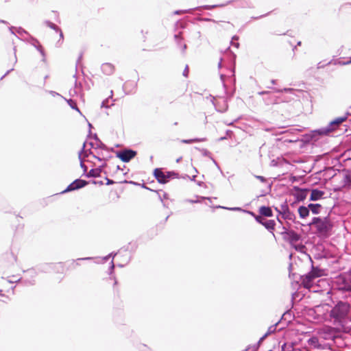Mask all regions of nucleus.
Masks as SVG:
<instances>
[{
	"mask_svg": "<svg viewBox=\"0 0 351 351\" xmlns=\"http://www.w3.org/2000/svg\"><path fill=\"white\" fill-rule=\"evenodd\" d=\"M254 177L258 179V180H260L261 182H267V179L262 176H254Z\"/></svg>",
	"mask_w": 351,
	"mask_h": 351,
	"instance_id": "a19ab883",
	"label": "nucleus"
},
{
	"mask_svg": "<svg viewBox=\"0 0 351 351\" xmlns=\"http://www.w3.org/2000/svg\"><path fill=\"white\" fill-rule=\"evenodd\" d=\"M308 344L313 348H319L320 347L319 339L316 337H312L308 339Z\"/></svg>",
	"mask_w": 351,
	"mask_h": 351,
	"instance_id": "5701e85b",
	"label": "nucleus"
},
{
	"mask_svg": "<svg viewBox=\"0 0 351 351\" xmlns=\"http://www.w3.org/2000/svg\"><path fill=\"white\" fill-rule=\"evenodd\" d=\"M114 264L113 261L112 260L111 263H110V266L109 267V269H108V274L110 275H112V273L114 272Z\"/></svg>",
	"mask_w": 351,
	"mask_h": 351,
	"instance_id": "58836bf2",
	"label": "nucleus"
},
{
	"mask_svg": "<svg viewBox=\"0 0 351 351\" xmlns=\"http://www.w3.org/2000/svg\"><path fill=\"white\" fill-rule=\"evenodd\" d=\"M67 102H68V104H69V106H70L72 108H73V109H75V110H78V109H77V104H76V103H75L73 100H72V99H69V100H68V101H67Z\"/></svg>",
	"mask_w": 351,
	"mask_h": 351,
	"instance_id": "4c0bfd02",
	"label": "nucleus"
},
{
	"mask_svg": "<svg viewBox=\"0 0 351 351\" xmlns=\"http://www.w3.org/2000/svg\"><path fill=\"white\" fill-rule=\"evenodd\" d=\"M226 138H227V137H226V136H222V137H221V138H219V141H221L226 140Z\"/></svg>",
	"mask_w": 351,
	"mask_h": 351,
	"instance_id": "052dcab7",
	"label": "nucleus"
},
{
	"mask_svg": "<svg viewBox=\"0 0 351 351\" xmlns=\"http://www.w3.org/2000/svg\"><path fill=\"white\" fill-rule=\"evenodd\" d=\"M197 7L194 8H191L188 10H178L174 12L175 14H184V13H192L194 10H199L201 11L203 9H196Z\"/></svg>",
	"mask_w": 351,
	"mask_h": 351,
	"instance_id": "cd10ccee",
	"label": "nucleus"
},
{
	"mask_svg": "<svg viewBox=\"0 0 351 351\" xmlns=\"http://www.w3.org/2000/svg\"><path fill=\"white\" fill-rule=\"evenodd\" d=\"M328 332H330L333 330V328H329L328 330Z\"/></svg>",
	"mask_w": 351,
	"mask_h": 351,
	"instance_id": "338daca9",
	"label": "nucleus"
},
{
	"mask_svg": "<svg viewBox=\"0 0 351 351\" xmlns=\"http://www.w3.org/2000/svg\"><path fill=\"white\" fill-rule=\"evenodd\" d=\"M154 176L160 184H166L170 180L178 178V173L173 171H164L162 168H156Z\"/></svg>",
	"mask_w": 351,
	"mask_h": 351,
	"instance_id": "423d86ee",
	"label": "nucleus"
},
{
	"mask_svg": "<svg viewBox=\"0 0 351 351\" xmlns=\"http://www.w3.org/2000/svg\"><path fill=\"white\" fill-rule=\"evenodd\" d=\"M276 82H277V81H276V80H271V84L272 85H275V84H276Z\"/></svg>",
	"mask_w": 351,
	"mask_h": 351,
	"instance_id": "bf43d9fd",
	"label": "nucleus"
},
{
	"mask_svg": "<svg viewBox=\"0 0 351 351\" xmlns=\"http://www.w3.org/2000/svg\"><path fill=\"white\" fill-rule=\"evenodd\" d=\"M80 165L82 168H84V171L86 169V165L84 164V162L82 160H80Z\"/></svg>",
	"mask_w": 351,
	"mask_h": 351,
	"instance_id": "6e6d98bb",
	"label": "nucleus"
},
{
	"mask_svg": "<svg viewBox=\"0 0 351 351\" xmlns=\"http://www.w3.org/2000/svg\"><path fill=\"white\" fill-rule=\"evenodd\" d=\"M136 155V152L131 149H125L116 153V156L124 162H130Z\"/></svg>",
	"mask_w": 351,
	"mask_h": 351,
	"instance_id": "9d476101",
	"label": "nucleus"
},
{
	"mask_svg": "<svg viewBox=\"0 0 351 351\" xmlns=\"http://www.w3.org/2000/svg\"><path fill=\"white\" fill-rule=\"evenodd\" d=\"M308 208H309V212L311 211L313 214L318 215L320 213L322 205L319 204L311 203L308 205Z\"/></svg>",
	"mask_w": 351,
	"mask_h": 351,
	"instance_id": "412c9836",
	"label": "nucleus"
},
{
	"mask_svg": "<svg viewBox=\"0 0 351 351\" xmlns=\"http://www.w3.org/2000/svg\"><path fill=\"white\" fill-rule=\"evenodd\" d=\"M199 21H210V19H207V18L206 19H199Z\"/></svg>",
	"mask_w": 351,
	"mask_h": 351,
	"instance_id": "680f3d73",
	"label": "nucleus"
},
{
	"mask_svg": "<svg viewBox=\"0 0 351 351\" xmlns=\"http://www.w3.org/2000/svg\"><path fill=\"white\" fill-rule=\"evenodd\" d=\"M265 339H263L262 337L260 338V339L258 340V343H261L263 341H264Z\"/></svg>",
	"mask_w": 351,
	"mask_h": 351,
	"instance_id": "0e129e2a",
	"label": "nucleus"
},
{
	"mask_svg": "<svg viewBox=\"0 0 351 351\" xmlns=\"http://www.w3.org/2000/svg\"><path fill=\"white\" fill-rule=\"evenodd\" d=\"M288 210H289V208L287 204V202L285 201L283 204H282L280 205V210H281L282 215L283 214V212L285 213Z\"/></svg>",
	"mask_w": 351,
	"mask_h": 351,
	"instance_id": "c9c22d12",
	"label": "nucleus"
},
{
	"mask_svg": "<svg viewBox=\"0 0 351 351\" xmlns=\"http://www.w3.org/2000/svg\"><path fill=\"white\" fill-rule=\"evenodd\" d=\"M269 335V334H267V332H266V333H265V334L262 337H263V339H265V338H267Z\"/></svg>",
	"mask_w": 351,
	"mask_h": 351,
	"instance_id": "e2e57ef3",
	"label": "nucleus"
},
{
	"mask_svg": "<svg viewBox=\"0 0 351 351\" xmlns=\"http://www.w3.org/2000/svg\"><path fill=\"white\" fill-rule=\"evenodd\" d=\"M226 136H230L232 134V132L230 130H226Z\"/></svg>",
	"mask_w": 351,
	"mask_h": 351,
	"instance_id": "603ef678",
	"label": "nucleus"
},
{
	"mask_svg": "<svg viewBox=\"0 0 351 351\" xmlns=\"http://www.w3.org/2000/svg\"><path fill=\"white\" fill-rule=\"evenodd\" d=\"M347 119V116H343L341 117L336 118L330 122V123L325 128H320L316 130L320 135H326L330 132L335 131L339 126Z\"/></svg>",
	"mask_w": 351,
	"mask_h": 351,
	"instance_id": "6e6552de",
	"label": "nucleus"
},
{
	"mask_svg": "<svg viewBox=\"0 0 351 351\" xmlns=\"http://www.w3.org/2000/svg\"><path fill=\"white\" fill-rule=\"evenodd\" d=\"M343 186H351V171L346 170L343 176Z\"/></svg>",
	"mask_w": 351,
	"mask_h": 351,
	"instance_id": "4be33fe9",
	"label": "nucleus"
},
{
	"mask_svg": "<svg viewBox=\"0 0 351 351\" xmlns=\"http://www.w3.org/2000/svg\"><path fill=\"white\" fill-rule=\"evenodd\" d=\"M282 351H293V346L292 343H284L281 346Z\"/></svg>",
	"mask_w": 351,
	"mask_h": 351,
	"instance_id": "c756f323",
	"label": "nucleus"
},
{
	"mask_svg": "<svg viewBox=\"0 0 351 351\" xmlns=\"http://www.w3.org/2000/svg\"><path fill=\"white\" fill-rule=\"evenodd\" d=\"M274 209L278 213V215H282V213H281L280 208H279L278 207H275Z\"/></svg>",
	"mask_w": 351,
	"mask_h": 351,
	"instance_id": "864d4df0",
	"label": "nucleus"
},
{
	"mask_svg": "<svg viewBox=\"0 0 351 351\" xmlns=\"http://www.w3.org/2000/svg\"><path fill=\"white\" fill-rule=\"evenodd\" d=\"M199 199H208V200H210V197H197V199H186V202H190V203H191V204L199 203V202H201V200H200Z\"/></svg>",
	"mask_w": 351,
	"mask_h": 351,
	"instance_id": "72a5a7b5",
	"label": "nucleus"
},
{
	"mask_svg": "<svg viewBox=\"0 0 351 351\" xmlns=\"http://www.w3.org/2000/svg\"><path fill=\"white\" fill-rule=\"evenodd\" d=\"M143 188H144L145 189H147V190L152 191V189H150L149 187L146 186L145 184H143ZM152 191H154V192H156L158 194V198L161 201V202L162 203L163 206L164 207H167L166 204L164 202V199H169V195L167 193H165V192H163L162 195H161L160 194V191H153L152 190Z\"/></svg>",
	"mask_w": 351,
	"mask_h": 351,
	"instance_id": "dca6fc26",
	"label": "nucleus"
},
{
	"mask_svg": "<svg viewBox=\"0 0 351 351\" xmlns=\"http://www.w3.org/2000/svg\"><path fill=\"white\" fill-rule=\"evenodd\" d=\"M307 226H313L315 229L316 234L324 238L331 234L333 228V223L329 215L324 217H314Z\"/></svg>",
	"mask_w": 351,
	"mask_h": 351,
	"instance_id": "f03ea898",
	"label": "nucleus"
},
{
	"mask_svg": "<svg viewBox=\"0 0 351 351\" xmlns=\"http://www.w3.org/2000/svg\"><path fill=\"white\" fill-rule=\"evenodd\" d=\"M268 88H271L274 90V92L276 93H292L294 90L291 88H282V89H280V88H273L272 86H267Z\"/></svg>",
	"mask_w": 351,
	"mask_h": 351,
	"instance_id": "bb28decb",
	"label": "nucleus"
},
{
	"mask_svg": "<svg viewBox=\"0 0 351 351\" xmlns=\"http://www.w3.org/2000/svg\"><path fill=\"white\" fill-rule=\"evenodd\" d=\"M216 208H223V209H226V210H238V211H243V212L244 210L243 209H242L240 207H231V208H229V207L218 206Z\"/></svg>",
	"mask_w": 351,
	"mask_h": 351,
	"instance_id": "473e14b6",
	"label": "nucleus"
},
{
	"mask_svg": "<svg viewBox=\"0 0 351 351\" xmlns=\"http://www.w3.org/2000/svg\"><path fill=\"white\" fill-rule=\"evenodd\" d=\"M93 128L92 124L89 122V141H95V139L99 138L97 134L93 133L91 132V129Z\"/></svg>",
	"mask_w": 351,
	"mask_h": 351,
	"instance_id": "7c9ffc66",
	"label": "nucleus"
},
{
	"mask_svg": "<svg viewBox=\"0 0 351 351\" xmlns=\"http://www.w3.org/2000/svg\"><path fill=\"white\" fill-rule=\"evenodd\" d=\"M263 217V216H262L261 215L255 216L256 221L258 222V223L263 225V223L266 221Z\"/></svg>",
	"mask_w": 351,
	"mask_h": 351,
	"instance_id": "e433bc0d",
	"label": "nucleus"
},
{
	"mask_svg": "<svg viewBox=\"0 0 351 351\" xmlns=\"http://www.w3.org/2000/svg\"><path fill=\"white\" fill-rule=\"evenodd\" d=\"M268 14H269V13H267V14H266L261 15V16H253V17H252V19H254V20H256V19H261V18H263V17H264V16H267Z\"/></svg>",
	"mask_w": 351,
	"mask_h": 351,
	"instance_id": "8fccbe9b",
	"label": "nucleus"
},
{
	"mask_svg": "<svg viewBox=\"0 0 351 351\" xmlns=\"http://www.w3.org/2000/svg\"><path fill=\"white\" fill-rule=\"evenodd\" d=\"M269 93H270V92H269V91H261V92H259V93H258V94H259V95H268V94H269Z\"/></svg>",
	"mask_w": 351,
	"mask_h": 351,
	"instance_id": "5fc2aeb1",
	"label": "nucleus"
},
{
	"mask_svg": "<svg viewBox=\"0 0 351 351\" xmlns=\"http://www.w3.org/2000/svg\"><path fill=\"white\" fill-rule=\"evenodd\" d=\"M225 123L227 125H233V122L226 121Z\"/></svg>",
	"mask_w": 351,
	"mask_h": 351,
	"instance_id": "13d9d810",
	"label": "nucleus"
},
{
	"mask_svg": "<svg viewBox=\"0 0 351 351\" xmlns=\"http://www.w3.org/2000/svg\"><path fill=\"white\" fill-rule=\"evenodd\" d=\"M183 75L184 77H188V74H189V67H188V65L186 66L184 71H183Z\"/></svg>",
	"mask_w": 351,
	"mask_h": 351,
	"instance_id": "49530a36",
	"label": "nucleus"
},
{
	"mask_svg": "<svg viewBox=\"0 0 351 351\" xmlns=\"http://www.w3.org/2000/svg\"><path fill=\"white\" fill-rule=\"evenodd\" d=\"M180 47L182 49V51L184 53L185 51V50L186 49L187 46L186 44H183Z\"/></svg>",
	"mask_w": 351,
	"mask_h": 351,
	"instance_id": "3c124183",
	"label": "nucleus"
},
{
	"mask_svg": "<svg viewBox=\"0 0 351 351\" xmlns=\"http://www.w3.org/2000/svg\"><path fill=\"white\" fill-rule=\"evenodd\" d=\"M244 213H247L250 215H251L252 216H253L254 218H255V216H257L254 212L252 211H250V210H243Z\"/></svg>",
	"mask_w": 351,
	"mask_h": 351,
	"instance_id": "09e8293b",
	"label": "nucleus"
},
{
	"mask_svg": "<svg viewBox=\"0 0 351 351\" xmlns=\"http://www.w3.org/2000/svg\"><path fill=\"white\" fill-rule=\"evenodd\" d=\"M101 171V170L100 167L89 170V178H96L99 176Z\"/></svg>",
	"mask_w": 351,
	"mask_h": 351,
	"instance_id": "c85d7f7f",
	"label": "nucleus"
},
{
	"mask_svg": "<svg viewBox=\"0 0 351 351\" xmlns=\"http://www.w3.org/2000/svg\"><path fill=\"white\" fill-rule=\"evenodd\" d=\"M88 154H89V157H90V156H93V157L94 158H97L94 154H93V153H92V152H91V151H90V148H89V152H88Z\"/></svg>",
	"mask_w": 351,
	"mask_h": 351,
	"instance_id": "4d7b16f0",
	"label": "nucleus"
},
{
	"mask_svg": "<svg viewBox=\"0 0 351 351\" xmlns=\"http://www.w3.org/2000/svg\"><path fill=\"white\" fill-rule=\"evenodd\" d=\"M329 316L334 324L344 326L351 321V305L348 302L339 300L332 307Z\"/></svg>",
	"mask_w": 351,
	"mask_h": 351,
	"instance_id": "f257e3e1",
	"label": "nucleus"
},
{
	"mask_svg": "<svg viewBox=\"0 0 351 351\" xmlns=\"http://www.w3.org/2000/svg\"><path fill=\"white\" fill-rule=\"evenodd\" d=\"M294 191L297 193L294 195L296 202H303L307 196V193L310 191L308 189H301L299 186H295L293 187Z\"/></svg>",
	"mask_w": 351,
	"mask_h": 351,
	"instance_id": "9b49d317",
	"label": "nucleus"
},
{
	"mask_svg": "<svg viewBox=\"0 0 351 351\" xmlns=\"http://www.w3.org/2000/svg\"><path fill=\"white\" fill-rule=\"evenodd\" d=\"M332 287L342 293L351 292V278L346 275L340 274L332 280Z\"/></svg>",
	"mask_w": 351,
	"mask_h": 351,
	"instance_id": "39448f33",
	"label": "nucleus"
},
{
	"mask_svg": "<svg viewBox=\"0 0 351 351\" xmlns=\"http://www.w3.org/2000/svg\"><path fill=\"white\" fill-rule=\"evenodd\" d=\"M90 182L94 184H100V185L103 184V181H101V180H100V181L99 180H89V184Z\"/></svg>",
	"mask_w": 351,
	"mask_h": 351,
	"instance_id": "79ce46f5",
	"label": "nucleus"
},
{
	"mask_svg": "<svg viewBox=\"0 0 351 351\" xmlns=\"http://www.w3.org/2000/svg\"><path fill=\"white\" fill-rule=\"evenodd\" d=\"M351 63V58H350L349 60L345 62V61H341L339 60L338 62V64H341V65H346V64H350Z\"/></svg>",
	"mask_w": 351,
	"mask_h": 351,
	"instance_id": "a18cd8bd",
	"label": "nucleus"
},
{
	"mask_svg": "<svg viewBox=\"0 0 351 351\" xmlns=\"http://www.w3.org/2000/svg\"><path fill=\"white\" fill-rule=\"evenodd\" d=\"M89 147L93 149H103L105 147V145L99 138H97L94 141H89Z\"/></svg>",
	"mask_w": 351,
	"mask_h": 351,
	"instance_id": "aec40b11",
	"label": "nucleus"
},
{
	"mask_svg": "<svg viewBox=\"0 0 351 351\" xmlns=\"http://www.w3.org/2000/svg\"><path fill=\"white\" fill-rule=\"evenodd\" d=\"M105 179L106 180L107 182H106V184L107 185H110V184H112L114 183V181L112 180H110L109 178H108L107 177L105 178Z\"/></svg>",
	"mask_w": 351,
	"mask_h": 351,
	"instance_id": "de8ad7c7",
	"label": "nucleus"
},
{
	"mask_svg": "<svg viewBox=\"0 0 351 351\" xmlns=\"http://www.w3.org/2000/svg\"><path fill=\"white\" fill-rule=\"evenodd\" d=\"M283 231L280 233L284 236V239L287 241L291 246H293L295 250L300 251L301 248H303V245H295V243L300 240L301 236L293 230H289L285 226H282Z\"/></svg>",
	"mask_w": 351,
	"mask_h": 351,
	"instance_id": "0eeeda50",
	"label": "nucleus"
},
{
	"mask_svg": "<svg viewBox=\"0 0 351 351\" xmlns=\"http://www.w3.org/2000/svg\"><path fill=\"white\" fill-rule=\"evenodd\" d=\"M112 90H111V95L109 97L105 99L101 102V108H109L111 106L113 105L112 102L111 104H110V101L112 99Z\"/></svg>",
	"mask_w": 351,
	"mask_h": 351,
	"instance_id": "b1692460",
	"label": "nucleus"
},
{
	"mask_svg": "<svg viewBox=\"0 0 351 351\" xmlns=\"http://www.w3.org/2000/svg\"><path fill=\"white\" fill-rule=\"evenodd\" d=\"M225 78H226V75H223V74H221L220 75V79H221V80L222 82L223 86L225 90H226L227 86H226V84L225 83Z\"/></svg>",
	"mask_w": 351,
	"mask_h": 351,
	"instance_id": "ea45409f",
	"label": "nucleus"
},
{
	"mask_svg": "<svg viewBox=\"0 0 351 351\" xmlns=\"http://www.w3.org/2000/svg\"><path fill=\"white\" fill-rule=\"evenodd\" d=\"M101 69L102 72L107 75H112L114 71V66L111 63H104Z\"/></svg>",
	"mask_w": 351,
	"mask_h": 351,
	"instance_id": "2eb2a0df",
	"label": "nucleus"
},
{
	"mask_svg": "<svg viewBox=\"0 0 351 351\" xmlns=\"http://www.w3.org/2000/svg\"><path fill=\"white\" fill-rule=\"evenodd\" d=\"M221 61H222V59L220 60L219 64H218V66L220 68L221 66Z\"/></svg>",
	"mask_w": 351,
	"mask_h": 351,
	"instance_id": "774afa93",
	"label": "nucleus"
},
{
	"mask_svg": "<svg viewBox=\"0 0 351 351\" xmlns=\"http://www.w3.org/2000/svg\"><path fill=\"white\" fill-rule=\"evenodd\" d=\"M291 180L292 182H295L296 180L295 177V176H292L291 178Z\"/></svg>",
	"mask_w": 351,
	"mask_h": 351,
	"instance_id": "69168bd1",
	"label": "nucleus"
},
{
	"mask_svg": "<svg viewBox=\"0 0 351 351\" xmlns=\"http://www.w3.org/2000/svg\"><path fill=\"white\" fill-rule=\"evenodd\" d=\"M233 3L234 7L236 8H253V5L250 0H230L225 3L217 4V5H205L202 6H197L196 9H205L212 10L215 8H223L227 5Z\"/></svg>",
	"mask_w": 351,
	"mask_h": 351,
	"instance_id": "20e7f679",
	"label": "nucleus"
},
{
	"mask_svg": "<svg viewBox=\"0 0 351 351\" xmlns=\"http://www.w3.org/2000/svg\"><path fill=\"white\" fill-rule=\"evenodd\" d=\"M86 184H87V182L85 180L77 179V180H75V181H73L72 183H71L67 186L66 189H65L64 191V192L77 190L82 187L85 186Z\"/></svg>",
	"mask_w": 351,
	"mask_h": 351,
	"instance_id": "f8f14e48",
	"label": "nucleus"
},
{
	"mask_svg": "<svg viewBox=\"0 0 351 351\" xmlns=\"http://www.w3.org/2000/svg\"><path fill=\"white\" fill-rule=\"evenodd\" d=\"M279 322H280V321L276 322L275 324L270 326L267 329V334H269L270 335L276 332V327H277L278 324H279Z\"/></svg>",
	"mask_w": 351,
	"mask_h": 351,
	"instance_id": "2f4dec72",
	"label": "nucleus"
},
{
	"mask_svg": "<svg viewBox=\"0 0 351 351\" xmlns=\"http://www.w3.org/2000/svg\"><path fill=\"white\" fill-rule=\"evenodd\" d=\"M116 254H113V253H110L108 256L104 257L103 261H107L110 257L114 258Z\"/></svg>",
	"mask_w": 351,
	"mask_h": 351,
	"instance_id": "c03bdc74",
	"label": "nucleus"
},
{
	"mask_svg": "<svg viewBox=\"0 0 351 351\" xmlns=\"http://www.w3.org/2000/svg\"><path fill=\"white\" fill-rule=\"evenodd\" d=\"M263 226L270 232L272 233L273 236L275 237V234L273 231L274 230L276 222L273 219L266 220Z\"/></svg>",
	"mask_w": 351,
	"mask_h": 351,
	"instance_id": "a211bd4d",
	"label": "nucleus"
},
{
	"mask_svg": "<svg viewBox=\"0 0 351 351\" xmlns=\"http://www.w3.org/2000/svg\"><path fill=\"white\" fill-rule=\"evenodd\" d=\"M300 217L301 219H305L309 215V208L308 206H300L298 209Z\"/></svg>",
	"mask_w": 351,
	"mask_h": 351,
	"instance_id": "6ab92c4d",
	"label": "nucleus"
},
{
	"mask_svg": "<svg viewBox=\"0 0 351 351\" xmlns=\"http://www.w3.org/2000/svg\"><path fill=\"white\" fill-rule=\"evenodd\" d=\"M259 214L263 217H271L273 216V212L269 206H263L259 208Z\"/></svg>",
	"mask_w": 351,
	"mask_h": 351,
	"instance_id": "f3484780",
	"label": "nucleus"
},
{
	"mask_svg": "<svg viewBox=\"0 0 351 351\" xmlns=\"http://www.w3.org/2000/svg\"><path fill=\"white\" fill-rule=\"evenodd\" d=\"M174 38H175V40H176V42L178 45V47H180L182 44L181 43L182 40V38L181 36V32H180L179 34H176L174 36Z\"/></svg>",
	"mask_w": 351,
	"mask_h": 351,
	"instance_id": "f704fd0d",
	"label": "nucleus"
},
{
	"mask_svg": "<svg viewBox=\"0 0 351 351\" xmlns=\"http://www.w3.org/2000/svg\"><path fill=\"white\" fill-rule=\"evenodd\" d=\"M310 260L312 263L311 271L300 277L301 284L306 289H310L315 283V280L322 276L324 274V269H320L319 267H315L311 258Z\"/></svg>",
	"mask_w": 351,
	"mask_h": 351,
	"instance_id": "7ed1b4c3",
	"label": "nucleus"
},
{
	"mask_svg": "<svg viewBox=\"0 0 351 351\" xmlns=\"http://www.w3.org/2000/svg\"><path fill=\"white\" fill-rule=\"evenodd\" d=\"M200 152H202V155L204 156L209 157L213 162L215 163V165L217 167L218 169H219V166L218 163L216 162V160L212 157L211 153L206 149H200Z\"/></svg>",
	"mask_w": 351,
	"mask_h": 351,
	"instance_id": "393cba45",
	"label": "nucleus"
},
{
	"mask_svg": "<svg viewBox=\"0 0 351 351\" xmlns=\"http://www.w3.org/2000/svg\"><path fill=\"white\" fill-rule=\"evenodd\" d=\"M324 195V191L314 189L311 191L310 201H317L321 199Z\"/></svg>",
	"mask_w": 351,
	"mask_h": 351,
	"instance_id": "ddd939ff",
	"label": "nucleus"
},
{
	"mask_svg": "<svg viewBox=\"0 0 351 351\" xmlns=\"http://www.w3.org/2000/svg\"><path fill=\"white\" fill-rule=\"evenodd\" d=\"M21 279L20 275H6L0 278V295H3V292L8 290V285L17 282Z\"/></svg>",
	"mask_w": 351,
	"mask_h": 351,
	"instance_id": "1a4fd4ad",
	"label": "nucleus"
},
{
	"mask_svg": "<svg viewBox=\"0 0 351 351\" xmlns=\"http://www.w3.org/2000/svg\"><path fill=\"white\" fill-rule=\"evenodd\" d=\"M206 140V138H191V139L182 140V143H185V144H191L193 143L203 142V141H205Z\"/></svg>",
	"mask_w": 351,
	"mask_h": 351,
	"instance_id": "a878e982",
	"label": "nucleus"
},
{
	"mask_svg": "<svg viewBox=\"0 0 351 351\" xmlns=\"http://www.w3.org/2000/svg\"><path fill=\"white\" fill-rule=\"evenodd\" d=\"M282 217L285 220H289L293 221L294 223L300 224V223L296 221L295 215L289 210H287L285 213L283 212L282 215Z\"/></svg>",
	"mask_w": 351,
	"mask_h": 351,
	"instance_id": "4468645a",
	"label": "nucleus"
},
{
	"mask_svg": "<svg viewBox=\"0 0 351 351\" xmlns=\"http://www.w3.org/2000/svg\"><path fill=\"white\" fill-rule=\"evenodd\" d=\"M56 269L57 271L61 270V272H63L64 271V266L61 263H59L58 265H57L56 266Z\"/></svg>",
	"mask_w": 351,
	"mask_h": 351,
	"instance_id": "37998d69",
	"label": "nucleus"
}]
</instances>
